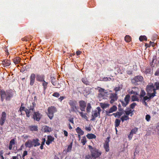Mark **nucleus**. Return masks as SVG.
Wrapping results in <instances>:
<instances>
[{
    "label": "nucleus",
    "mask_w": 159,
    "mask_h": 159,
    "mask_svg": "<svg viewBox=\"0 0 159 159\" xmlns=\"http://www.w3.org/2000/svg\"><path fill=\"white\" fill-rule=\"evenodd\" d=\"M25 146L26 148L32 147L33 146V142L31 140L29 139L25 142Z\"/></svg>",
    "instance_id": "obj_21"
},
{
    "label": "nucleus",
    "mask_w": 159,
    "mask_h": 159,
    "mask_svg": "<svg viewBox=\"0 0 159 159\" xmlns=\"http://www.w3.org/2000/svg\"><path fill=\"white\" fill-rule=\"evenodd\" d=\"M34 114L33 116V118L34 120L39 121L40 120L42 115L39 112H35L34 111Z\"/></svg>",
    "instance_id": "obj_12"
},
{
    "label": "nucleus",
    "mask_w": 159,
    "mask_h": 159,
    "mask_svg": "<svg viewBox=\"0 0 159 159\" xmlns=\"http://www.w3.org/2000/svg\"><path fill=\"white\" fill-rule=\"evenodd\" d=\"M79 103L80 110L82 111H85L86 105L85 102L83 100L80 101Z\"/></svg>",
    "instance_id": "obj_14"
},
{
    "label": "nucleus",
    "mask_w": 159,
    "mask_h": 159,
    "mask_svg": "<svg viewBox=\"0 0 159 159\" xmlns=\"http://www.w3.org/2000/svg\"><path fill=\"white\" fill-rule=\"evenodd\" d=\"M80 115V116L84 119H86V120H88V117H87V113H84L82 112L79 111L78 112Z\"/></svg>",
    "instance_id": "obj_29"
},
{
    "label": "nucleus",
    "mask_w": 159,
    "mask_h": 159,
    "mask_svg": "<svg viewBox=\"0 0 159 159\" xmlns=\"http://www.w3.org/2000/svg\"><path fill=\"white\" fill-rule=\"evenodd\" d=\"M12 159H18V158L16 156H13L12 157Z\"/></svg>",
    "instance_id": "obj_64"
},
{
    "label": "nucleus",
    "mask_w": 159,
    "mask_h": 159,
    "mask_svg": "<svg viewBox=\"0 0 159 159\" xmlns=\"http://www.w3.org/2000/svg\"><path fill=\"white\" fill-rule=\"evenodd\" d=\"M35 75L34 73H32L30 77V84L31 86H33L35 81Z\"/></svg>",
    "instance_id": "obj_17"
},
{
    "label": "nucleus",
    "mask_w": 159,
    "mask_h": 159,
    "mask_svg": "<svg viewBox=\"0 0 159 159\" xmlns=\"http://www.w3.org/2000/svg\"><path fill=\"white\" fill-rule=\"evenodd\" d=\"M138 130V129L137 128H135L134 129H132L130 132L131 134H136V132H137Z\"/></svg>",
    "instance_id": "obj_43"
},
{
    "label": "nucleus",
    "mask_w": 159,
    "mask_h": 159,
    "mask_svg": "<svg viewBox=\"0 0 159 159\" xmlns=\"http://www.w3.org/2000/svg\"><path fill=\"white\" fill-rule=\"evenodd\" d=\"M42 85L43 86L44 90L46 89L47 87L48 83L46 82L44 80L43 81Z\"/></svg>",
    "instance_id": "obj_44"
},
{
    "label": "nucleus",
    "mask_w": 159,
    "mask_h": 159,
    "mask_svg": "<svg viewBox=\"0 0 159 159\" xmlns=\"http://www.w3.org/2000/svg\"><path fill=\"white\" fill-rule=\"evenodd\" d=\"M51 79L52 84L56 88H60L61 87V84L59 83L58 81L55 80V79L54 77H51Z\"/></svg>",
    "instance_id": "obj_15"
},
{
    "label": "nucleus",
    "mask_w": 159,
    "mask_h": 159,
    "mask_svg": "<svg viewBox=\"0 0 159 159\" xmlns=\"http://www.w3.org/2000/svg\"><path fill=\"white\" fill-rule=\"evenodd\" d=\"M141 71L146 74H151L152 73V70L150 67H146L145 70H144L143 69H141Z\"/></svg>",
    "instance_id": "obj_23"
},
{
    "label": "nucleus",
    "mask_w": 159,
    "mask_h": 159,
    "mask_svg": "<svg viewBox=\"0 0 159 159\" xmlns=\"http://www.w3.org/2000/svg\"><path fill=\"white\" fill-rule=\"evenodd\" d=\"M45 77V76L43 74H38L36 75V80L38 81L42 82L44 80Z\"/></svg>",
    "instance_id": "obj_18"
},
{
    "label": "nucleus",
    "mask_w": 159,
    "mask_h": 159,
    "mask_svg": "<svg viewBox=\"0 0 159 159\" xmlns=\"http://www.w3.org/2000/svg\"><path fill=\"white\" fill-rule=\"evenodd\" d=\"M7 119V114L4 111L2 112L0 117V125L2 126L5 122Z\"/></svg>",
    "instance_id": "obj_10"
},
{
    "label": "nucleus",
    "mask_w": 159,
    "mask_h": 159,
    "mask_svg": "<svg viewBox=\"0 0 159 159\" xmlns=\"http://www.w3.org/2000/svg\"><path fill=\"white\" fill-rule=\"evenodd\" d=\"M101 109L100 107H98L96 109L93 110L92 112L91 119V120L94 121L95 118L98 116L100 117V113Z\"/></svg>",
    "instance_id": "obj_6"
},
{
    "label": "nucleus",
    "mask_w": 159,
    "mask_h": 159,
    "mask_svg": "<svg viewBox=\"0 0 159 159\" xmlns=\"http://www.w3.org/2000/svg\"><path fill=\"white\" fill-rule=\"evenodd\" d=\"M120 87L119 86L118 87H116L114 89V90L115 91V93H117V92L120 90Z\"/></svg>",
    "instance_id": "obj_52"
},
{
    "label": "nucleus",
    "mask_w": 159,
    "mask_h": 159,
    "mask_svg": "<svg viewBox=\"0 0 159 159\" xmlns=\"http://www.w3.org/2000/svg\"><path fill=\"white\" fill-rule=\"evenodd\" d=\"M15 140L14 139H12L10 142L9 145V150H11L12 149V146L15 144Z\"/></svg>",
    "instance_id": "obj_32"
},
{
    "label": "nucleus",
    "mask_w": 159,
    "mask_h": 159,
    "mask_svg": "<svg viewBox=\"0 0 159 159\" xmlns=\"http://www.w3.org/2000/svg\"><path fill=\"white\" fill-rule=\"evenodd\" d=\"M87 138L89 139H96V136L93 134H88L86 135Z\"/></svg>",
    "instance_id": "obj_26"
},
{
    "label": "nucleus",
    "mask_w": 159,
    "mask_h": 159,
    "mask_svg": "<svg viewBox=\"0 0 159 159\" xmlns=\"http://www.w3.org/2000/svg\"><path fill=\"white\" fill-rule=\"evenodd\" d=\"M132 100V101H139V99L138 97L136 95H133L131 96Z\"/></svg>",
    "instance_id": "obj_40"
},
{
    "label": "nucleus",
    "mask_w": 159,
    "mask_h": 159,
    "mask_svg": "<svg viewBox=\"0 0 159 159\" xmlns=\"http://www.w3.org/2000/svg\"><path fill=\"white\" fill-rule=\"evenodd\" d=\"M133 94H135V95H139V92L134 91V92H133Z\"/></svg>",
    "instance_id": "obj_61"
},
{
    "label": "nucleus",
    "mask_w": 159,
    "mask_h": 159,
    "mask_svg": "<svg viewBox=\"0 0 159 159\" xmlns=\"http://www.w3.org/2000/svg\"><path fill=\"white\" fill-rule=\"evenodd\" d=\"M92 108V107L91 106L90 103H88L87 105V107H86V111L88 113H89L91 112V110Z\"/></svg>",
    "instance_id": "obj_35"
},
{
    "label": "nucleus",
    "mask_w": 159,
    "mask_h": 159,
    "mask_svg": "<svg viewBox=\"0 0 159 159\" xmlns=\"http://www.w3.org/2000/svg\"><path fill=\"white\" fill-rule=\"evenodd\" d=\"M36 104L34 102H32V104L30 106L27 107L26 108L24 107H20V108L19 111L21 112L22 111H24L27 117H30V113L33 112L35 111L34 108L36 106Z\"/></svg>",
    "instance_id": "obj_2"
},
{
    "label": "nucleus",
    "mask_w": 159,
    "mask_h": 159,
    "mask_svg": "<svg viewBox=\"0 0 159 159\" xmlns=\"http://www.w3.org/2000/svg\"><path fill=\"white\" fill-rule=\"evenodd\" d=\"M63 132L65 136L67 137L68 134L67 132L66 131L64 130L63 131Z\"/></svg>",
    "instance_id": "obj_55"
},
{
    "label": "nucleus",
    "mask_w": 159,
    "mask_h": 159,
    "mask_svg": "<svg viewBox=\"0 0 159 159\" xmlns=\"http://www.w3.org/2000/svg\"><path fill=\"white\" fill-rule=\"evenodd\" d=\"M125 41L129 42L131 40V38L129 35H126L125 38Z\"/></svg>",
    "instance_id": "obj_42"
},
{
    "label": "nucleus",
    "mask_w": 159,
    "mask_h": 159,
    "mask_svg": "<svg viewBox=\"0 0 159 159\" xmlns=\"http://www.w3.org/2000/svg\"><path fill=\"white\" fill-rule=\"evenodd\" d=\"M13 61L15 64H17L20 62V58L17 57L13 59Z\"/></svg>",
    "instance_id": "obj_33"
},
{
    "label": "nucleus",
    "mask_w": 159,
    "mask_h": 159,
    "mask_svg": "<svg viewBox=\"0 0 159 159\" xmlns=\"http://www.w3.org/2000/svg\"><path fill=\"white\" fill-rule=\"evenodd\" d=\"M68 103L70 106V112H75L77 114V112H79V107L76 106V101L75 100H70L69 101Z\"/></svg>",
    "instance_id": "obj_5"
},
{
    "label": "nucleus",
    "mask_w": 159,
    "mask_h": 159,
    "mask_svg": "<svg viewBox=\"0 0 159 159\" xmlns=\"http://www.w3.org/2000/svg\"><path fill=\"white\" fill-rule=\"evenodd\" d=\"M155 75H159V70H157L155 73Z\"/></svg>",
    "instance_id": "obj_58"
},
{
    "label": "nucleus",
    "mask_w": 159,
    "mask_h": 159,
    "mask_svg": "<svg viewBox=\"0 0 159 159\" xmlns=\"http://www.w3.org/2000/svg\"><path fill=\"white\" fill-rule=\"evenodd\" d=\"M56 108L54 106H51L48 107V112L47 113V115L51 120H52L54 116V114L57 111Z\"/></svg>",
    "instance_id": "obj_7"
},
{
    "label": "nucleus",
    "mask_w": 159,
    "mask_h": 159,
    "mask_svg": "<svg viewBox=\"0 0 159 159\" xmlns=\"http://www.w3.org/2000/svg\"><path fill=\"white\" fill-rule=\"evenodd\" d=\"M117 109V107L115 105L111 107L109 110L106 111V113L107 116H111L113 115L112 114H110V113L115 111Z\"/></svg>",
    "instance_id": "obj_13"
},
{
    "label": "nucleus",
    "mask_w": 159,
    "mask_h": 159,
    "mask_svg": "<svg viewBox=\"0 0 159 159\" xmlns=\"http://www.w3.org/2000/svg\"><path fill=\"white\" fill-rule=\"evenodd\" d=\"M133 136V134H131L130 133L129 135H128V138L129 140H130L131 139L132 137Z\"/></svg>",
    "instance_id": "obj_54"
},
{
    "label": "nucleus",
    "mask_w": 159,
    "mask_h": 159,
    "mask_svg": "<svg viewBox=\"0 0 159 159\" xmlns=\"http://www.w3.org/2000/svg\"><path fill=\"white\" fill-rule=\"evenodd\" d=\"M101 106L102 108H105L108 107L109 106V104H108L103 103L101 105Z\"/></svg>",
    "instance_id": "obj_45"
},
{
    "label": "nucleus",
    "mask_w": 159,
    "mask_h": 159,
    "mask_svg": "<svg viewBox=\"0 0 159 159\" xmlns=\"http://www.w3.org/2000/svg\"><path fill=\"white\" fill-rule=\"evenodd\" d=\"M28 154V152L27 151H25L23 153V155H22V157H24L25 156L27 155Z\"/></svg>",
    "instance_id": "obj_53"
},
{
    "label": "nucleus",
    "mask_w": 159,
    "mask_h": 159,
    "mask_svg": "<svg viewBox=\"0 0 159 159\" xmlns=\"http://www.w3.org/2000/svg\"><path fill=\"white\" fill-rule=\"evenodd\" d=\"M66 98V97L64 96H61L60 97L58 98L59 100L61 102V101L63 100L64 99Z\"/></svg>",
    "instance_id": "obj_51"
},
{
    "label": "nucleus",
    "mask_w": 159,
    "mask_h": 159,
    "mask_svg": "<svg viewBox=\"0 0 159 159\" xmlns=\"http://www.w3.org/2000/svg\"><path fill=\"white\" fill-rule=\"evenodd\" d=\"M155 85L156 86V89L157 90L159 89V82H156L155 83Z\"/></svg>",
    "instance_id": "obj_50"
},
{
    "label": "nucleus",
    "mask_w": 159,
    "mask_h": 159,
    "mask_svg": "<svg viewBox=\"0 0 159 159\" xmlns=\"http://www.w3.org/2000/svg\"><path fill=\"white\" fill-rule=\"evenodd\" d=\"M127 73L128 74L131 75L132 74V72L131 71L129 70L127 71Z\"/></svg>",
    "instance_id": "obj_63"
},
{
    "label": "nucleus",
    "mask_w": 159,
    "mask_h": 159,
    "mask_svg": "<svg viewBox=\"0 0 159 159\" xmlns=\"http://www.w3.org/2000/svg\"><path fill=\"white\" fill-rule=\"evenodd\" d=\"M91 154L86 155L85 159H99L102 152L97 149H94L90 150Z\"/></svg>",
    "instance_id": "obj_3"
},
{
    "label": "nucleus",
    "mask_w": 159,
    "mask_h": 159,
    "mask_svg": "<svg viewBox=\"0 0 159 159\" xmlns=\"http://www.w3.org/2000/svg\"><path fill=\"white\" fill-rule=\"evenodd\" d=\"M134 111H132V110L130 108H127L126 110L125 111V112L126 114V115L128 116L130 114H131V116H132L133 113Z\"/></svg>",
    "instance_id": "obj_24"
},
{
    "label": "nucleus",
    "mask_w": 159,
    "mask_h": 159,
    "mask_svg": "<svg viewBox=\"0 0 159 159\" xmlns=\"http://www.w3.org/2000/svg\"><path fill=\"white\" fill-rule=\"evenodd\" d=\"M3 152L2 151H0V157L3 156Z\"/></svg>",
    "instance_id": "obj_62"
},
{
    "label": "nucleus",
    "mask_w": 159,
    "mask_h": 159,
    "mask_svg": "<svg viewBox=\"0 0 159 159\" xmlns=\"http://www.w3.org/2000/svg\"><path fill=\"white\" fill-rule=\"evenodd\" d=\"M137 104L135 102H133L130 105V108L134 109L135 106Z\"/></svg>",
    "instance_id": "obj_48"
},
{
    "label": "nucleus",
    "mask_w": 159,
    "mask_h": 159,
    "mask_svg": "<svg viewBox=\"0 0 159 159\" xmlns=\"http://www.w3.org/2000/svg\"><path fill=\"white\" fill-rule=\"evenodd\" d=\"M120 122V120L119 119H116L115 122V125L116 127H118L119 125Z\"/></svg>",
    "instance_id": "obj_38"
},
{
    "label": "nucleus",
    "mask_w": 159,
    "mask_h": 159,
    "mask_svg": "<svg viewBox=\"0 0 159 159\" xmlns=\"http://www.w3.org/2000/svg\"><path fill=\"white\" fill-rule=\"evenodd\" d=\"M1 62V64L4 67L9 66L11 64L10 61L7 59L3 60Z\"/></svg>",
    "instance_id": "obj_20"
},
{
    "label": "nucleus",
    "mask_w": 159,
    "mask_h": 159,
    "mask_svg": "<svg viewBox=\"0 0 159 159\" xmlns=\"http://www.w3.org/2000/svg\"><path fill=\"white\" fill-rule=\"evenodd\" d=\"M89 149L90 150H93V149H96V148H93L92 147L91 145H89Z\"/></svg>",
    "instance_id": "obj_59"
},
{
    "label": "nucleus",
    "mask_w": 159,
    "mask_h": 159,
    "mask_svg": "<svg viewBox=\"0 0 159 159\" xmlns=\"http://www.w3.org/2000/svg\"><path fill=\"white\" fill-rule=\"evenodd\" d=\"M30 130L31 131H37L38 130V127L37 126L32 125L29 127Z\"/></svg>",
    "instance_id": "obj_34"
},
{
    "label": "nucleus",
    "mask_w": 159,
    "mask_h": 159,
    "mask_svg": "<svg viewBox=\"0 0 159 159\" xmlns=\"http://www.w3.org/2000/svg\"><path fill=\"white\" fill-rule=\"evenodd\" d=\"M68 121L71 123L74 124V120L73 118H71L68 120Z\"/></svg>",
    "instance_id": "obj_57"
},
{
    "label": "nucleus",
    "mask_w": 159,
    "mask_h": 159,
    "mask_svg": "<svg viewBox=\"0 0 159 159\" xmlns=\"http://www.w3.org/2000/svg\"><path fill=\"white\" fill-rule=\"evenodd\" d=\"M98 90L99 93L98 94V97L99 98L101 99H104L105 98V97L109 94V93L105 90L104 89L101 88L99 87H98L97 88L95 89ZM109 99H111L110 103L111 104H113L115 102L117 101L118 99L117 93H112L110 94L109 97Z\"/></svg>",
    "instance_id": "obj_1"
},
{
    "label": "nucleus",
    "mask_w": 159,
    "mask_h": 159,
    "mask_svg": "<svg viewBox=\"0 0 159 159\" xmlns=\"http://www.w3.org/2000/svg\"><path fill=\"white\" fill-rule=\"evenodd\" d=\"M156 89L155 88L154 86L152 84L147 85L146 87V91L147 93L152 94V93H154L155 92V96L156 93Z\"/></svg>",
    "instance_id": "obj_9"
},
{
    "label": "nucleus",
    "mask_w": 159,
    "mask_h": 159,
    "mask_svg": "<svg viewBox=\"0 0 159 159\" xmlns=\"http://www.w3.org/2000/svg\"><path fill=\"white\" fill-rule=\"evenodd\" d=\"M85 129L86 130L88 131H90L91 129L90 127H86Z\"/></svg>",
    "instance_id": "obj_56"
},
{
    "label": "nucleus",
    "mask_w": 159,
    "mask_h": 159,
    "mask_svg": "<svg viewBox=\"0 0 159 159\" xmlns=\"http://www.w3.org/2000/svg\"><path fill=\"white\" fill-rule=\"evenodd\" d=\"M52 95L55 97L58 98L60 96V94L57 92L54 93Z\"/></svg>",
    "instance_id": "obj_47"
},
{
    "label": "nucleus",
    "mask_w": 159,
    "mask_h": 159,
    "mask_svg": "<svg viewBox=\"0 0 159 159\" xmlns=\"http://www.w3.org/2000/svg\"><path fill=\"white\" fill-rule=\"evenodd\" d=\"M0 95L1 100L2 102L5 98L6 101H9L13 97V94L12 92L9 90H7L6 92L3 89L0 90Z\"/></svg>",
    "instance_id": "obj_4"
},
{
    "label": "nucleus",
    "mask_w": 159,
    "mask_h": 159,
    "mask_svg": "<svg viewBox=\"0 0 159 159\" xmlns=\"http://www.w3.org/2000/svg\"><path fill=\"white\" fill-rule=\"evenodd\" d=\"M54 138L51 135H48L47 136V141L46 143L47 145H49L52 143V142L54 140Z\"/></svg>",
    "instance_id": "obj_22"
},
{
    "label": "nucleus",
    "mask_w": 159,
    "mask_h": 159,
    "mask_svg": "<svg viewBox=\"0 0 159 159\" xmlns=\"http://www.w3.org/2000/svg\"><path fill=\"white\" fill-rule=\"evenodd\" d=\"M143 80V77L141 75H138L135 76L131 80L132 84L135 85H137L141 83Z\"/></svg>",
    "instance_id": "obj_8"
},
{
    "label": "nucleus",
    "mask_w": 159,
    "mask_h": 159,
    "mask_svg": "<svg viewBox=\"0 0 159 159\" xmlns=\"http://www.w3.org/2000/svg\"><path fill=\"white\" fill-rule=\"evenodd\" d=\"M151 116L150 115L147 114L146 116L145 119L147 121H149L150 120Z\"/></svg>",
    "instance_id": "obj_46"
},
{
    "label": "nucleus",
    "mask_w": 159,
    "mask_h": 159,
    "mask_svg": "<svg viewBox=\"0 0 159 159\" xmlns=\"http://www.w3.org/2000/svg\"><path fill=\"white\" fill-rule=\"evenodd\" d=\"M147 95L149 97H148L147 96H144L142 99V101H146L148 99L150 100L151 98H153L155 96V92L154 93H152V94L147 93Z\"/></svg>",
    "instance_id": "obj_19"
},
{
    "label": "nucleus",
    "mask_w": 159,
    "mask_h": 159,
    "mask_svg": "<svg viewBox=\"0 0 159 159\" xmlns=\"http://www.w3.org/2000/svg\"><path fill=\"white\" fill-rule=\"evenodd\" d=\"M76 131L79 134L83 135L84 134V132L79 127H77L76 129Z\"/></svg>",
    "instance_id": "obj_30"
},
{
    "label": "nucleus",
    "mask_w": 159,
    "mask_h": 159,
    "mask_svg": "<svg viewBox=\"0 0 159 159\" xmlns=\"http://www.w3.org/2000/svg\"><path fill=\"white\" fill-rule=\"evenodd\" d=\"M130 96L129 94L126 95L124 98V101L120 100L122 106L123 107H125L129 103L130 100Z\"/></svg>",
    "instance_id": "obj_11"
},
{
    "label": "nucleus",
    "mask_w": 159,
    "mask_h": 159,
    "mask_svg": "<svg viewBox=\"0 0 159 159\" xmlns=\"http://www.w3.org/2000/svg\"><path fill=\"white\" fill-rule=\"evenodd\" d=\"M146 95V93L145 91L142 89L140 93V94L139 95L140 98L142 100L143 97H144Z\"/></svg>",
    "instance_id": "obj_31"
},
{
    "label": "nucleus",
    "mask_w": 159,
    "mask_h": 159,
    "mask_svg": "<svg viewBox=\"0 0 159 159\" xmlns=\"http://www.w3.org/2000/svg\"><path fill=\"white\" fill-rule=\"evenodd\" d=\"M44 132H50L52 131L51 128L47 126H45L43 128Z\"/></svg>",
    "instance_id": "obj_28"
},
{
    "label": "nucleus",
    "mask_w": 159,
    "mask_h": 159,
    "mask_svg": "<svg viewBox=\"0 0 159 159\" xmlns=\"http://www.w3.org/2000/svg\"><path fill=\"white\" fill-rule=\"evenodd\" d=\"M39 140L38 139H34L33 140V146L36 147L40 145V143L39 142Z\"/></svg>",
    "instance_id": "obj_25"
},
{
    "label": "nucleus",
    "mask_w": 159,
    "mask_h": 159,
    "mask_svg": "<svg viewBox=\"0 0 159 159\" xmlns=\"http://www.w3.org/2000/svg\"><path fill=\"white\" fill-rule=\"evenodd\" d=\"M86 142V138L85 136H84L83 137L82 139L81 140V143H82L83 145H84Z\"/></svg>",
    "instance_id": "obj_41"
},
{
    "label": "nucleus",
    "mask_w": 159,
    "mask_h": 159,
    "mask_svg": "<svg viewBox=\"0 0 159 159\" xmlns=\"http://www.w3.org/2000/svg\"><path fill=\"white\" fill-rule=\"evenodd\" d=\"M82 81L84 84L86 85L89 84V82L86 78H83L82 79Z\"/></svg>",
    "instance_id": "obj_37"
},
{
    "label": "nucleus",
    "mask_w": 159,
    "mask_h": 159,
    "mask_svg": "<svg viewBox=\"0 0 159 159\" xmlns=\"http://www.w3.org/2000/svg\"><path fill=\"white\" fill-rule=\"evenodd\" d=\"M72 147V145L71 144L69 145L68 146V148H67V152H70L71 150Z\"/></svg>",
    "instance_id": "obj_49"
},
{
    "label": "nucleus",
    "mask_w": 159,
    "mask_h": 159,
    "mask_svg": "<svg viewBox=\"0 0 159 159\" xmlns=\"http://www.w3.org/2000/svg\"><path fill=\"white\" fill-rule=\"evenodd\" d=\"M147 38L146 36L145 35L140 36L139 37V40L140 41H142L143 40L147 41Z\"/></svg>",
    "instance_id": "obj_39"
},
{
    "label": "nucleus",
    "mask_w": 159,
    "mask_h": 159,
    "mask_svg": "<svg viewBox=\"0 0 159 159\" xmlns=\"http://www.w3.org/2000/svg\"><path fill=\"white\" fill-rule=\"evenodd\" d=\"M122 122H123L125 120H127L129 119V117L128 116L125 115L122 116L120 118Z\"/></svg>",
    "instance_id": "obj_36"
},
{
    "label": "nucleus",
    "mask_w": 159,
    "mask_h": 159,
    "mask_svg": "<svg viewBox=\"0 0 159 159\" xmlns=\"http://www.w3.org/2000/svg\"><path fill=\"white\" fill-rule=\"evenodd\" d=\"M110 137L107 138V140L105 141L104 144V148L106 152H108L109 151V142Z\"/></svg>",
    "instance_id": "obj_16"
},
{
    "label": "nucleus",
    "mask_w": 159,
    "mask_h": 159,
    "mask_svg": "<svg viewBox=\"0 0 159 159\" xmlns=\"http://www.w3.org/2000/svg\"><path fill=\"white\" fill-rule=\"evenodd\" d=\"M123 111L117 112L116 113L112 114V115L114 116L115 117H117L119 118L123 114Z\"/></svg>",
    "instance_id": "obj_27"
},
{
    "label": "nucleus",
    "mask_w": 159,
    "mask_h": 159,
    "mask_svg": "<svg viewBox=\"0 0 159 159\" xmlns=\"http://www.w3.org/2000/svg\"><path fill=\"white\" fill-rule=\"evenodd\" d=\"M81 52L80 51H77L76 52V54L77 55H80L81 53Z\"/></svg>",
    "instance_id": "obj_60"
}]
</instances>
